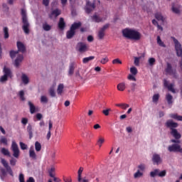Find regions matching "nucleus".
<instances>
[{"label": "nucleus", "mask_w": 182, "mask_h": 182, "mask_svg": "<svg viewBox=\"0 0 182 182\" xmlns=\"http://www.w3.org/2000/svg\"><path fill=\"white\" fill-rule=\"evenodd\" d=\"M122 35L124 38L132 39V41H140L141 39V34L140 32L132 28L123 29Z\"/></svg>", "instance_id": "f257e3e1"}, {"label": "nucleus", "mask_w": 182, "mask_h": 182, "mask_svg": "<svg viewBox=\"0 0 182 182\" xmlns=\"http://www.w3.org/2000/svg\"><path fill=\"white\" fill-rule=\"evenodd\" d=\"M1 163L4 167V168H0V171H1L0 178L2 180V181L5 180V177H6V173H9L10 176L14 177V171H12V168L9 166V164H8L6 160H5L4 159H1Z\"/></svg>", "instance_id": "f03ea898"}, {"label": "nucleus", "mask_w": 182, "mask_h": 182, "mask_svg": "<svg viewBox=\"0 0 182 182\" xmlns=\"http://www.w3.org/2000/svg\"><path fill=\"white\" fill-rule=\"evenodd\" d=\"M21 19L23 22L22 29L24 33L28 35L29 33V21H28V16L26 15V10L21 9Z\"/></svg>", "instance_id": "7ed1b4c3"}, {"label": "nucleus", "mask_w": 182, "mask_h": 182, "mask_svg": "<svg viewBox=\"0 0 182 182\" xmlns=\"http://www.w3.org/2000/svg\"><path fill=\"white\" fill-rule=\"evenodd\" d=\"M16 45L18 50L10 51V58H11V59H14L16 57V55L19 53V52H21V53H25V52H26V47L25 46L24 43H23L21 41H17Z\"/></svg>", "instance_id": "20e7f679"}, {"label": "nucleus", "mask_w": 182, "mask_h": 182, "mask_svg": "<svg viewBox=\"0 0 182 182\" xmlns=\"http://www.w3.org/2000/svg\"><path fill=\"white\" fill-rule=\"evenodd\" d=\"M165 126L167 129H169L171 132H172L178 127V123L174 122L173 119H168L165 123Z\"/></svg>", "instance_id": "39448f33"}, {"label": "nucleus", "mask_w": 182, "mask_h": 182, "mask_svg": "<svg viewBox=\"0 0 182 182\" xmlns=\"http://www.w3.org/2000/svg\"><path fill=\"white\" fill-rule=\"evenodd\" d=\"M11 150L13 151L14 157H15V159H19V147L15 141H12Z\"/></svg>", "instance_id": "423d86ee"}, {"label": "nucleus", "mask_w": 182, "mask_h": 182, "mask_svg": "<svg viewBox=\"0 0 182 182\" xmlns=\"http://www.w3.org/2000/svg\"><path fill=\"white\" fill-rule=\"evenodd\" d=\"M168 151L173 153H180L181 151V146L178 144H173L168 147Z\"/></svg>", "instance_id": "0eeeda50"}, {"label": "nucleus", "mask_w": 182, "mask_h": 182, "mask_svg": "<svg viewBox=\"0 0 182 182\" xmlns=\"http://www.w3.org/2000/svg\"><path fill=\"white\" fill-rule=\"evenodd\" d=\"M76 50H78V52H80L81 53L86 52V50H87V45L83 42L77 43L76 46Z\"/></svg>", "instance_id": "6e6552de"}, {"label": "nucleus", "mask_w": 182, "mask_h": 182, "mask_svg": "<svg viewBox=\"0 0 182 182\" xmlns=\"http://www.w3.org/2000/svg\"><path fill=\"white\" fill-rule=\"evenodd\" d=\"M96 8L95 3H92L90 1H87L86 6H85V12L87 14H90L93 9Z\"/></svg>", "instance_id": "1a4fd4ad"}, {"label": "nucleus", "mask_w": 182, "mask_h": 182, "mask_svg": "<svg viewBox=\"0 0 182 182\" xmlns=\"http://www.w3.org/2000/svg\"><path fill=\"white\" fill-rule=\"evenodd\" d=\"M161 161H162L161 157H160V156L158 154H154L152 156L153 164H157V166H159V164H161Z\"/></svg>", "instance_id": "9d476101"}, {"label": "nucleus", "mask_w": 182, "mask_h": 182, "mask_svg": "<svg viewBox=\"0 0 182 182\" xmlns=\"http://www.w3.org/2000/svg\"><path fill=\"white\" fill-rule=\"evenodd\" d=\"M164 86L165 87H167V89L170 92H172V93H176V90L174 89V85H173V84L168 85V81H167V80H164Z\"/></svg>", "instance_id": "9b49d317"}, {"label": "nucleus", "mask_w": 182, "mask_h": 182, "mask_svg": "<svg viewBox=\"0 0 182 182\" xmlns=\"http://www.w3.org/2000/svg\"><path fill=\"white\" fill-rule=\"evenodd\" d=\"M29 157L30 159H32L33 160H36L38 159V156L36 155V153L35 152V148L33 146H31L29 149Z\"/></svg>", "instance_id": "f8f14e48"}, {"label": "nucleus", "mask_w": 182, "mask_h": 182, "mask_svg": "<svg viewBox=\"0 0 182 182\" xmlns=\"http://www.w3.org/2000/svg\"><path fill=\"white\" fill-rule=\"evenodd\" d=\"M22 60H23V55L18 54L16 59L14 61V65L16 68H19V65H21Z\"/></svg>", "instance_id": "ddd939ff"}, {"label": "nucleus", "mask_w": 182, "mask_h": 182, "mask_svg": "<svg viewBox=\"0 0 182 182\" xmlns=\"http://www.w3.org/2000/svg\"><path fill=\"white\" fill-rule=\"evenodd\" d=\"M165 72L168 75H174V70H173V66L170 63H166V68H165Z\"/></svg>", "instance_id": "4468645a"}, {"label": "nucleus", "mask_w": 182, "mask_h": 182, "mask_svg": "<svg viewBox=\"0 0 182 182\" xmlns=\"http://www.w3.org/2000/svg\"><path fill=\"white\" fill-rule=\"evenodd\" d=\"M171 134L175 138L176 140H180L181 139V134L176 129H173L171 131Z\"/></svg>", "instance_id": "2eb2a0df"}, {"label": "nucleus", "mask_w": 182, "mask_h": 182, "mask_svg": "<svg viewBox=\"0 0 182 182\" xmlns=\"http://www.w3.org/2000/svg\"><path fill=\"white\" fill-rule=\"evenodd\" d=\"M58 28L60 29V31H63L65 28H66V23H65V19L62 17L60 18Z\"/></svg>", "instance_id": "dca6fc26"}, {"label": "nucleus", "mask_w": 182, "mask_h": 182, "mask_svg": "<svg viewBox=\"0 0 182 182\" xmlns=\"http://www.w3.org/2000/svg\"><path fill=\"white\" fill-rule=\"evenodd\" d=\"M80 26H82V23L80 21L75 22L71 25L70 29L74 31V32H76V29H79Z\"/></svg>", "instance_id": "f3484780"}, {"label": "nucleus", "mask_w": 182, "mask_h": 182, "mask_svg": "<svg viewBox=\"0 0 182 182\" xmlns=\"http://www.w3.org/2000/svg\"><path fill=\"white\" fill-rule=\"evenodd\" d=\"M75 35H76V31L70 28V30L68 31L66 33V38H67V39H72V38H73V36H75Z\"/></svg>", "instance_id": "a211bd4d"}, {"label": "nucleus", "mask_w": 182, "mask_h": 182, "mask_svg": "<svg viewBox=\"0 0 182 182\" xmlns=\"http://www.w3.org/2000/svg\"><path fill=\"white\" fill-rule=\"evenodd\" d=\"M169 117L178 122H182V116L178 115L177 114H170Z\"/></svg>", "instance_id": "6ab92c4d"}, {"label": "nucleus", "mask_w": 182, "mask_h": 182, "mask_svg": "<svg viewBox=\"0 0 182 182\" xmlns=\"http://www.w3.org/2000/svg\"><path fill=\"white\" fill-rule=\"evenodd\" d=\"M60 14H61L60 10H59L58 9H56L51 12L50 18H52V16H55V18H58V16H59Z\"/></svg>", "instance_id": "aec40b11"}, {"label": "nucleus", "mask_w": 182, "mask_h": 182, "mask_svg": "<svg viewBox=\"0 0 182 182\" xmlns=\"http://www.w3.org/2000/svg\"><path fill=\"white\" fill-rule=\"evenodd\" d=\"M28 106L30 107V113L33 114L36 112V107L31 101H28Z\"/></svg>", "instance_id": "412c9836"}, {"label": "nucleus", "mask_w": 182, "mask_h": 182, "mask_svg": "<svg viewBox=\"0 0 182 182\" xmlns=\"http://www.w3.org/2000/svg\"><path fill=\"white\" fill-rule=\"evenodd\" d=\"M91 19H92L93 22H96L99 23V22H102L103 21V18H100L99 16L95 14L91 17Z\"/></svg>", "instance_id": "4be33fe9"}, {"label": "nucleus", "mask_w": 182, "mask_h": 182, "mask_svg": "<svg viewBox=\"0 0 182 182\" xmlns=\"http://www.w3.org/2000/svg\"><path fill=\"white\" fill-rule=\"evenodd\" d=\"M74 73H75V63H71L69 67L68 75H70V76H72V75H73Z\"/></svg>", "instance_id": "5701e85b"}, {"label": "nucleus", "mask_w": 182, "mask_h": 182, "mask_svg": "<svg viewBox=\"0 0 182 182\" xmlns=\"http://www.w3.org/2000/svg\"><path fill=\"white\" fill-rule=\"evenodd\" d=\"M21 80L24 85H28V83H29V77H28V75L26 74H22Z\"/></svg>", "instance_id": "b1692460"}, {"label": "nucleus", "mask_w": 182, "mask_h": 182, "mask_svg": "<svg viewBox=\"0 0 182 182\" xmlns=\"http://www.w3.org/2000/svg\"><path fill=\"white\" fill-rule=\"evenodd\" d=\"M27 132L29 135V139H32V137H33V132L32 131V125H31V124H29L27 127Z\"/></svg>", "instance_id": "393cba45"}, {"label": "nucleus", "mask_w": 182, "mask_h": 182, "mask_svg": "<svg viewBox=\"0 0 182 182\" xmlns=\"http://www.w3.org/2000/svg\"><path fill=\"white\" fill-rule=\"evenodd\" d=\"M117 90H119V92H123L126 89V84L124 82H121L117 85Z\"/></svg>", "instance_id": "a878e982"}, {"label": "nucleus", "mask_w": 182, "mask_h": 182, "mask_svg": "<svg viewBox=\"0 0 182 182\" xmlns=\"http://www.w3.org/2000/svg\"><path fill=\"white\" fill-rule=\"evenodd\" d=\"M154 16L157 21H161V22H164V17H163L161 13H156Z\"/></svg>", "instance_id": "bb28decb"}, {"label": "nucleus", "mask_w": 182, "mask_h": 182, "mask_svg": "<svg viewBox=\"0 0 182 182\" xmlns=\"http://www.w3.org/2000/svg\"><path fill=\"white\" fill-rule=\"evenodd\" d=\"M168 105H173V95L171 94H167L166 96Z\"/></svg>", "instance_id": "cd10ccee"}, {"label": "nucleus", "mask_w": 182, "mask_h": 182, "mask_svg": "<svg viewBox=\"0 0 182 182\" xmlns=\"http://www.w3.org/2000/svg\"><path fill=\"white\" fill-rule=\"evenodd\" d=\"M94 59H95V56H93V55L84 58L82 59V63H85V64L89 63V62H90V60H93Z\"/></svg>", "instance_id": "c85d7f7f"}, {"label": "nucleus", "mask_w": 182, "mask_h": 182, "mask_svg": "<svg viewBox=\"0 0 182 182\" xmlns=\"http://www.w3.org/2000/svg\"><path fill=\"white\" fill-rule=\"evenodd\" d=\"M43 31H46V32H49V31H50V29H52V26L49 24H48V23H44L43 24Z\"/></svg>", "instance_id": "c756f323"}, {"label": "nucleus", "mask_w": 182, "mask_h": 182, "mask_svg": "<svg viewBox=\"0 0 182 182\" xmlns=\"http://www.w3.org/2000/svg\"><path fill=\"white\" fill-rule=\"evenodd\" d=\"M181 8V6H178V7H176L174 6H172V12L173 14H176L177 15L180 14V9Z\"/></svg>", "instance_id": "7c9ffc66"}, {"label": "nucleus", "mask_w": 182, "mask_h": 182, "mask_svg": "<svg viewBox=\"0 0 182 182\" xmlns=\"http://www.w3.org/2000/svg\"><path fill=\"white\" fill-rule=\"evenodd\" d=\"M156 41H157V43L159 46H161V48H166V44H164V42H163L161 41L160 36H157Z\"/></svg>", "instance_id": "2f4dec72"}, {"label": "nucleus", "mask_w": 182, "mask_h": 182, "mask_svg": "<svg viewBox=\"0 0 182 182\" xmlns=\"http://www.w3.org/2000/svg\"><path fill=\"white\" fill-rule=\"evenodd\" d=\"M64 85L63 84H60L58 87L57 89V93L58 95H62V93H63V89H64Z\"/></svg>", "instance_id": "473e14b6"}, {"label": "nucleus", "mask_w": 182, "mask_h": 182, "mask_svg": "<svg viewBox=\"0 0 182 182\" xmlns=\"http://www.w3.org/2000/svg\"><path fill=\"white\" fill-rule=\"evenodd\" d=\"M35 149H36V151H41V150H42V145L39 141H36Z\"/></svg>", "instance_id": "72a5a7b5"}, {"label": "nucleus", "mask_w": 182, "mask_h": 182, "mask_svg": "<svg viewBox=\"0 0 182 182\" xmlns=\"http://www.w3.org/2000/svg\"><path fill=\"white\" fill-rule=\"evenodd\" d=\"M1 153L4 154V156H8V157H11V154L9 153V151L5 148L1 149Z\"/></svg>", "instance_id": "f704fd0d"}, {"label": "nucleus", "mask_w": 182, "mask_h": 182, "mask_svg": "<svg viewBox=\"0 0 182 182\" xmlns=\"http://www.w3.org/2000/svg\"><path fill=\"white\" fill-rule=\"evenodd\" d=\"M82 173H83V167H80L77 171L79 182H82Z\"/></svg>", "instance_id": "c9c22d12"}, {"label": "nucleus", "mask_w": 182, "mask_h": 182, "mask_svg": "<svg viewBox=\"0 0 182 182\" xmlns=\"http://www.w3.org/2000/svg\"><path fill=\"white\" fill-rule=\"evenodd\" d=\"M3 72L4 73V75L8 76L9 77V76H11V70L6 67L4 68Z\"/></svg>", "instance_id": "e433bc0d"}, {"label": "nucleus", "mask_w": 182, "mask_h": 182, "mask_svg": "<svg viewBox=\"0 0 182 182\" xmlns=\"http://www.w3.org/2000/svg\"><path fill=\"white\" fill-rule=\"evenodd\" d=\"M4 39H8L9 38V30L8 27L4 28Z\"/></svg>", "instance_id": "4c0bfd02"}, {"label": "nucleus", "mask_w": 182, "mask_h": 182, "mask_svg": "<svg viewBox=\"0 0 182 182\" xmlns=\"http://www.w3.org/2000/svg\"><path fill=\"white\" fill-rule=\"evenodd\" d=\"M159 169H154V171L150 172V176L153 178L156 177V176H159Z\"/></svg>", "instance_id": "58836bf2"}, {"label": "nucleus", "mask_w": 182, "mask_h": 182, "mask_svg": "<svg viewBox=\"0 0 182 182\" xmlns=\"http://www.w3.org/2000/svg\"><path fill=\"white\" fill-rule=\"evenodd\" d=\"M134 178H140V177H143V172H140V170H138L134 174Z\"/></svg>", "instance_id": "ea45409f"}, {"label": "nucleus", "mask_w": 182, "mask_h": 182, "mask_svg": "<svg viewBox=\"0 0 182 182\" xmlns=\"http://www.w3.org/2000/svg\"><path fill=\"white\" fill-rule=\"evenodd\" d=\"M18 96L21 99V100H22V102H25L26 98H25V92H23V90H21L19 92Z\"/></svg>", "instance_id": "a19ab883"}, {"label": "nucleus", "mask_w": 182, "mask_h": 182, "mask_svg": "<svg viewBox=\"0 0 182 182\" xmlns=\"http://www.w3.org/2000/svg\"><path fill=\"white\" fill-rule=\"evenodd\" d=\"M103 143H105V138L100 136L97 140V144L99 145V147H102V144Z\"/></svg>", "instance_id": "79ce46f5"}, {"label": "nucleus", "mask_w": 182, "mask_h": 182, "mask_svg": "<svg viewBox=\"0 0 182 182\" xmlns=\"http://www.w3.org/2000/svg\"><path fill=\"white\" fill-rule=\"evenodd\" d=\"M48 102H49V100L48 99V97L47 96H45V95H42L41 97V103H48Z\"/></svg>", "instance_id": "37998d69"}, {"label": "nucleus", "mask_w": 182, "mask_h": 182, "mask_svg": "<svg viewBox=\"0 0 182 182\" xmlns=\"http://www.w3.org/2000/svg\"><path fill=\"white\" fill-rule=\"evenodd\" d=\"M159 99H160V95H159V94L154 95V96L152 97V100H153L154 103H157V102H159Z\"/></svg>", "instance_id": "c03bdc74"}, {"label": "nucleus", "mask_w": 182, "mask_h": 182, "mask_svg": "<svg viewBox=\"0 0 182 182\" xmlns=\"http://www.w3.org/2000/svg\"><path fill=\"white\" fill-rule=\"evenodd\" d=\"M130 73H132V75H133L134 76H136V75H137V68L136 67H132L130 68Z\"/></svg>", "instance_id": "a18cd8bd"}, {"label": "nucleus", "mask_w": 182, "mask_h": 182, "mask_svg": "<svg viewBox=\"0 0 182 182\" xmlns=\"http://www.w3.org/2000/svg\"><path fill=\"white\" fill-rule=\"evenodd\" d=\"M148 62L149 63V66H154V63H156V59L154 58H150Z\"/></svg>", "instance_id": "49530a36"}, {"label": "nucleus", "mask_w": 182, "mask_h": 182, "mask_svg": "<svg viewBox=\"0 0 182 182\" xmlns=\"http://www.w3.org/2000/svg\"><path fill=\"white\" fill-rule=\"evenodd\" d=\"M98 38L99 39H103V38H105V31L100 30L98 32Z\"/></svg>", "instance_id": "de8ad7c7"}, {"label": "nucleus", "mask_w": 182, "mask_h": 182, "mask_svg": "<svg viewBox=\"0 0 182 182\" xmlns=\"http://www.w3.org/2000/svg\"><path fill=\"white\" fill-rule=\"evenodd\" d=\"M107 62H109V58H107V56H105L100 60V63H102V65H106Z\"/></svg>", "instance_id": "09e8293b"}, {"label": "nucleus", "mask_w": 182, "mask_h": 182, "mask_svg": "<svg viewBox=\"0 0 182 182\" xmlns=\"http://www.w3.org/2000/svg\"><path fill=\"white\" fill-rule=\"evenodd\" d=\"M112 64L113 65H122V60H120V59H119V58L114 59L112 60Z\"/></svg>", "instance_id": "8fccbe9b"}, {"label": "nucleus", "mask_w": 182, "mask_h": 182, "mask_svg": "<svg viewBox=\"0 0 182 182\" xmlns=\"http://www.w3.org/2000/svg\"><path fill=\"white\" fill-rule=\"evenodd\" d=\"M49 176L52 178L55 177V168H51L50 170L49 171Z\"/></svg>", "instance_id": "3c124183"}, {"label": "nucleus", "mask_w": 182, "mask_h": 182, "mask_svg": "<svg viewBox=\"0 0 182 182\" xmlns=\"http://www.w3.org/2000/svg\"><path fill=\"white\" fill-rule=\"evenodd\" d=\"M116 106L122 107V109H127L129 107V105L127 104H117Z\"/></svg>", "instance_id": "603ef678"}, {"label": "nucleus", "mask_w": 182, "mask_h": 182, "mask_svg": "<svg viewBox=\"0 0 182 182\" xmlns=\"http://www.w3.org/2000/svg\"><path fill=\"white\" fill-rule=\"evenodd\" d=\"M137 86V85L134 82H132L129 85V87L132 90V92H134V90H136V87Z\"/></svg>", "instance_id": "864d4df0"}, {"label": "nucleus", "mask_w": 182, "mask_h": 182, "mask_svg": "<svg viewBox=\"0 0 182 182\" xmlns=\"http://www.w3.org/2000/svg\"><path fill=\"white\" fill-rule=\"evenodd\" d=\"M166 174H167V171L166 170H164L160 172L159 171V177H166Z\"/></svg>", "instance_id": "5fc2aeb1"}, {"label": "nucleus", "mask_w": 182, "mask_h": 182, "mask_svg": "<svg viewBox=\"0 0 182 182\" xmlns=\"http://www.w3.org/2000/svg\"><path fill=\"white\" fill-rule=\"evenodd\" d=\"M49 93L51 97H55L56 96V92H55V90L53 88L50 89Z\"/></svg>", "instance_id": "6e6d98bb"}, {"label": "nucleus", "mask_w": 182, "mask_h": 182, "mask_svg": "<svg viewBox=\"0 0 182 182\" xmlns=\"http://www.w3.org/2000/svg\"><path fill=\"white\" fill-rule=\"evenodd\" d=\"M20 147H21V150H26V149H28V145H26L23 142H20Z\"/></svg>", "instance_id": "4d7b16f0"}, {"label": "nucleus", "mask_w": 182, "mask_h": 182, "mask_svg": "<svg viewBox=\"0 0 182 182\" xmlns=\"http://www.w3.org/2000/svg\"><path fill=\"white\" fill-rule=\"evenodd\" d=\"M8 75H2L1 77L0 78V82H6V80H8Z\"/></svg>", "instance_id": "13d9d810"}, {"label": "nucleus", "mask_w": 182, "mask_h": 182, "mask_svg": "<svg viewBox=\"0 0 182 182\" xmlns=\"http://www.w3.org/2000/svg\"><path fill=\"white\" fill-rule=\"evenodd\" d=\"M0 143L2 144H8V139H6L5 137H2L0 139Z\"/></svg>", "instance_id": "bf43d9fd"}, {"label": "nucleus", "mask_w": 182, "mask_h": 182, "mask_svg": "<svg viewBox=\"0 0 182 182\" xmlns=\"http://www.w3.org/2000/svg\"><path fill=\"white\" fill-rule=\"evenodd\" d=\"M18 180L20 182H25V176H23V173H20Z\"/></svg>", "instance_id": "052dcab7"}, {"label": "nucleus", "mask_w": 182, "mask_h": 182, "mask_svg": "<svg viewBox=\"0 0 182 182\" xmlns=\"http://www.w3.org/2000/svg\"><path fill=\"white\" fill-rule=\"evenodd\" d=\"M109 112H112L111 109H107L102 110V113L103 114H105V116H109Z\"/></svg>", "instance_id": "680f3d73"}, {"label": "nucleus", "mask_w": 182, "mask_h": 182, "mask_svg": "<svg viewBox=\"0 0 182 182\" xmlns=\"http://www.w3.org/2000/svg\"><path fill=\"white\" fill-rule=\"evenodd\" d=\"M139 64H140V58L135 57L134 58L135 66H139Z\"/></svg>", "instance_id": "e2e57ef3"}, {"label": "nucleus", "mask_w": 182, "mask_h": 182, "mask_svg": "<svg viewBox=\"0 0 182 182\" xmlns=\"http://www.w3.org/2000/svg\"><path fill=\"white\" fill-rule=\"evenodd\" d=\"M10 164L11 166H16V159H15L14 158H11V159L10 160Z\"/></svg>", "instance_id": "0e129e2a"}, {"label": "nucleus", "mask_w": 182, "mask_h": 182, "mask_svg": "<svg viewBox=\"0 0 182 182\" xmlns=\"http://www.w3.org/2000/svg\"><path fill=\"white\" fill-rule=\"evenodd\" d=\"M129 80H132L133 82H136V77L133 75H128Z\"/></svg>", "instance_id": "69168bd1"}, {"label": "nucleus", "mask_w": 182, "mask_h": 182, "mask_svg": "<svg viewBox=\"0 0 182 182\" xmlns=\"http://www.w3.org/2000/svg\"><path fill=\"white\" fill-rule=\"evenodd\" d=\"M36 117L37 120H41L42 119V117H43V116L42 115V114L38 113L36 114Z\"/></svg>", "instance_id": "338daca9"}, {"label": "nucleus", "mask_w": 182, "mask_h": 182, "mask_svg": "<svg viewBox=\"0 0 182 182\" xmlns=\"http://www.w3.org/2000/svg\"><path fill=\"white\" fill-rule=\"evenodd\" d=\"M63 181H65V182H72V178L63 177Z\"/></svg>", "instance_id": "774afa93"}]
</instances>
